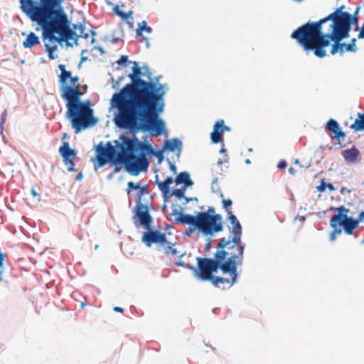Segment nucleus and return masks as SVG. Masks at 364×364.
I'll use <instances>...</instances> for the list:
<instances>
[{"instance_id": "nucleus-12", "label": "nucleus", "mask_w": 364, "mask_h": 364, "mask_svg": "<svg viewBox=\"0 0 364 364\" xmlns=\"http://www.w3.org/2000/svg\"><path fill=\"white\" fill-rule=\"evenodd\" d=\"M142 197L140 193H136L134 196L136 207L133 210L132 222L134 225L139 223V225L149 224L151 220V204H144L142 203Z\"/></svg>"}, {"instance_id": "nucleus-6", "label": "nucleus", "mask_w": 364, "mask_h": 364, "mask_svg": "<svg viewBox=\"0 0 364 364\" xmlns=\"http://www.w3.org/2000/svg\"><path fill=\"white\" fill-rule=\"evenodd\" d=\"M198 281L210 282L215 287L220 288V284H229L223 290L230 289L237 282L239 274L235 269V263L226 265L225 264H213L208 261H203L202 269L197 272Z\"/></svg>"}, {"instance_id": "nucleus-15", "label": "nucleus", "mask_w": 364, "mask_h": 364, "mask_svg": "<svg viewBox=\"0 0 364 364\" xmlns=\"http://www.w3.org/2000/svg\"><path fill=\"white\" fill-rule=\"evenodd\" d=\"M174 222L177 224L188 226L183 233L184 237H190L196 230H198V234H201L203 236H208L204 225L195 215H183L174 218Z\"/></svg>"}, {"instance_id": "nucleus-32", "label": "nucleus", "mask_w": 364, "mask_h": 364, "mask_svg": "<svg viewBox=\"0 0 364 364\" xmlns=\"http://www.w3.org/2000/svg\"><path fill=\"white\" fill-rule=\"evenodd\" d=\"M227 220L232 225V227L229 228L230 232H242V225L233 213H229Z\"/></svg>"}, {"instance_id": "nucleus-20", "label": "nucleus", "mask_w": 364, "mask_h": 364, "mask_svg": "<svg viewBox=\"0 0 364 364\" xmlns=\"http://www.w3.org/2000/svg\"><path fill=\"white\" fill-rule=\"evenodd\" d=\"M164 149L166 151L176 153L178 158L180 157L183 150V142L179 138L166 139L163 144Z\"/></svg>"}, {"instance_id": "nucleus-59", "label": "nucleus", "mask_w": 364, "mask_h": 364, "mask_svg": "<svg viewBox=\"0 0 364 364\" xmlns=\"http://www.w3.org/2000/svg\"><path fill=\"white\" fill-rule=\"evenodd\" d=\"M287 162L285 160H281L277 164L278 169H284L287 167Z\"/></svg>"}, {"instance_id": "nucleus-61", "label": "nucleus", "mask_w": 364, "mask_h": 364, "mask_svg": "<svg viewBox=\"0 0 364 364\" xmlns=\"http://www.w3.org/2000/svg\"><path fill=\"white\" fill-rule=\"evenodd\" d=\"M220 122L221 123V126H222L223 132H225V131L230 132L231 130V128L230 127L225 125L223 119H220Z\"/></svg>"}, {"instance_id": "nucleus-60", "label": "nucleus", "mask_w": 364, "mask_h": 364, "mask_svg": "<svg viewBox=\"0 0 364 364\" xmlns=\"http://www.w3.org/2000/svg\"><path fill=\"white\" fill-rule=\"evenodd\" d=\"M31 195L33 196V198H37V200L38 201H40L41 200V196L40 195L37 193V191H36V189L34 188H32L31 189Z\"/></svg>"}, {"instance_id": "nucleus-26", "label": "nucleus", "mask_w": 364, "mask_h": 364, "mask_svg": "<svg viewBox=\"0 0 364 364\" xmlns=\"http://www.w3.org/2000/svg\"><path fill=\"white\" fill-rule=\"evenodd\" d=\"M59 153L63 160L72 159L77 156V151L70 147L68 141H63L62 146L59 148Z\"/></svg>"}, {"instance_id": "nucleus-21", "label": "nucleus", "mask_w": 364, "mask_h": 364, "mask_svg": "<svg viewBox=\"0 0 364 364\" xmlns=\"http://www.w3.org/2000/svg\"><path fill=\"white\" fill-rule=\"evenodd\" d=\"M212 144L223 143L224 132L220 119L213 125V130L210 134Z\"/></svg>"}, {"instance_id": "nucleus-11", "label": "nucleus", "mask_w": 364, "mask_h": 364, "mask_svg": "<svg viewBox=\"0 0 364 364\" xmlns=\"http://www.w3.org/2000/svg\"><path fill=\"white\" fill-rule=\"evenodd\" d=\"M117 151H118L117 144L112 145L111 141H107L106 143L100 141L95 146V169L97 170L107 164H109L112 156Z\"/></svg>"}, {"instance_id": "nucleus-10", "label": "nucleus", "mask_w": 364, "mask_h": 364, "mask_svg": "<svg viewBox=\"0 0 364 364\" xmlns=\"http://www.w3.org/2000/svg\"><path fill=\"white\" fill-rule=\"evenodd\" d=\"M154 222V218L151 216V220L149 224L147 225H139V223H136L134 225L135 227L139 229L140 227H142L146 231L143 233L141 237V242L146 245V247H150L154 243L159 245H166L168 243V241L166 237V234L165 232H161L159 230L154 229L152 228V224Z\"/></svg>"}, {"instance_id": "nucleus-9", "label": "nucleus", "mask_w": 364, "mask_h": 364, "mask_svg": "<svg viewBox=\"0 0 364 364\" xmlns=\"http://www.w3.org/2000/svg\"><path fill=\"white\" fill-rule=\"evenodd\" d=\"M70 26L71 21L66 17L40 28V30L42 31L43 41L48 40L55 43H60L61 41L79 38V35L73 29H70Z\"/></svg>"}, {"instance_id": "nucleus-41", "label": "nucleus", "mask_w": 364, "mask_h": 364, "mask_svg": "<svg viewBox=\"0 0 364 364\" xmlns=\"http://www.w3.org/2000/svg\"><path fill=\"white\" fill-rule=\"evenodd\" d=\"M46 52L48 53V56L50 60H54L58 58V55L55 54V52L58 50V47L55 45L51 46L48 43H45Z\"/></svg>"}, {"instance_id": "nucleus-1", "label": "nucleus", "mask_w": 364, "mask_h": 364, "mask_svg": "<svg viewBox=\"0 0 364 364\" xmlns=\"http://www.w3.org/2000/svg\"><path fill=\"white\" fill-rule=\"evenodd\" d=\"M164 109L165 107L138 102L117 110L113 121L132 136L139 132L159 136L167 134L166 122L161 117Z\"/></svg>"}, {"instance_id": "nucleus-55", "label": "nucleus", "mask_w": 364, "mask_h": 364, "mask_svg": "<svg viewBox=\"0 0 364 364\" xmlns=\"http://www.w3.org/2000/svg\"><path fill=\"white\" fill-rule=\"evenodd\" d=\"M166 161L168 164L170 171L173 173V174H176L177 173L176 166L172 163L168 158L166 159Z\"/></svg>"}, {"instance_id": "nucleus-39", "label": "nucleus", "mask_w": 364, "mask_h": 364, "mask_svg": "<svg viewBox=\"0 0 364 364\" xmlns=\"http://www.w3.org/2000/svg\"><path fill=\"white\" fill-rule=\"evenodd\" d=\"M327 188L331 192H332V191L336 190V188L334 187V186L331 183L326 182L325 178H321V181H320V184L318 186H316V189L319 192L323 193V192H325L326 191Z\"/></svg>"}, {"instance_id": "nucleus-64", "label": "nucleus", "mask_w": 364, "mask_h": 364, "mask_svg": "<svg viewBox=\"0 0 364 364\" xmlns=\"http://www.w3.org/2000/svg\"><path fill=\"white\" fill-rule=\"evenodd\" d=\"M357 219L359 220V223H364V210L359 213L358 218Z\"/></svg>"}, {"instance_id": "nucleus-44", "label": "nucleus", "mask_w": 364, "mask_h": 364, "mask_svg": "<svg viewBox=\"0 0 364 364\" xmlns=\"http://www.w3.org/2000/svg\"><path fill=\"white\" fill-rule=\"evenodd\" d=\"M186 190L187 188L186 187L173 189V196H175L176 199L178 200L184 199L186 198Z\"/></svg>"}, {"instance_id": "nucleus-37", "label": "nucleus", "mask_w": 364, "mask_h": 364, "mask_svg": "<svg viewBox=\"0 0 364 364\" xmlns=\"http://www.w3.org/2000/svg\"><path fill=\"white\" fill-rule=\"evenodd\" d=\"M232 235L230 236V247L229 249H234L235 246L243 244L241 242L242 232H231Z\"/></svg>"}, {"instance_id": "nucleus-43", "label": "nucleus", "mask_w": 364, "mask_h": 364, "mask_svg": "<svg viewBox=\"0 0 364 364\" xmlns=\"http://www.w3.org/2000/svg\"><path fill=\"white\" fill-rule=\"evenodd\" d=\"M218 182V178L216 176L214 177L211 183V191L213 193L219 194V197L223 198V193H222Z\"/></svg>"}, {"instance_id": "nucleus-33", "label": "nucleus", "mask_w": 364, "mask_h": 364, "mask_svg": "<svg viewBox=\"0 0 364 364\" xmlns=\"http://www.w3.org/2000/svg\"><path fill=\"white\" fill-rule=\"evenodd\" d=\"M355 132L364 131V113H358L355 122L350 125Z\"/></svg>"}, {"instance_id": "nucleus-16", "label": "nucleus", "mask_w": 364, "mask_h": 364, "mask_svg": "<svg viewBox=\"0 0 364 364\" xmlns=\"http://www.w3.org/2000/svg\"><path fill=\"white\" fill-rule=\"evenodd\" d=\"M349 212V208L344 205H340L338 214L333 215L342 226L344 233L348 235H353V231L359 225V220L352 215H348Z\"/></svg>"}, {"instance_id": "nucleus-50", "label": "nucleus", "mask_w": 364, "mask_h": 364, "mask_svg": "<svg viewBox=\"0 0 364 364\" xmlns=\"http://www.w3.org/2000/svg\"><path fill=\"white\" fill-rule=\"evenodd\" d=\"M222 203H223V208L227 212L228 215H229V213H232L230 208L232 205V201L231 199H230V198L223 199Z\"/></svg>"}, {"instance_id": "nucleus-3", "label": "nucleus", "mask_w": 364, "mask_h": 364, "mask_svg": "<svg viewBox=\"0 0 364 364\" xmlns=\"http://www.w3.org/2000/svg\"><path fill=\"white\" fill-rule=\"evenodd\" d=\"M60 91L61 97L66 102L65 117L69 120L75 134L97 124L98 119L94 116L91 101L81 100L82 94L80 85L60 87Z\"/></svg>"}, {"instance_id": "nucleus-23", "label": "nucleus", "mask_w": 364, "mask_h": 364, "mask_svg": "<svg viewBox=\"0 0 364 364\" xmlns=\"http://www.w3.org/2000/svg\"><path fill=\"white\" fill-rule=\"evenodd\" d=\"M175 183L178 185H183L182 187L187 188H192L194 184L193 181L191 178V174L188 171H182L177 174L175 178Z\"/></svg>"}, {"instance_id": "nucleus-24", "label": "nucleus", "mask_w": 364, "mask_h": 364, "mask_svg": "<svg viewBox=\"0 0 364 364\" xmlns=\"http://www.w3.org/2000/svg\"><path fill=\"white\" fill-rule=\"evenodd\" d=\"M162 77L161 75L155 76L152 77H150V79L146 80V85L144 86L141 95L138 99V102H141L144 97H146L151 92V87L154 84L158 83L161 84L160 80Z\"/></svg>"}, {"instance_id": "nucleus-36", "label": "nucleus", "mask_w": 364, "mask_h": 364, "mask_svg": "<svg viewBox=\"0 0 364 364\" xmlns=\"http://www.w3.org/2000/svg\"><path fill=\"white\" fill-rule=\"evenodd\" d=\"M113 12L118 16H119L123 21L132 19V11H129L128 12L123 11L120 9L118 5H116L112 9Z\"/></svg>"}, {"instance_id": "nucleus-4", "label": "nucleus", "mask_w": 364, "mask_h": 364, "mask_svg": "<svg viewBox=\"0 0 364 364\" xmlns=\"http://www.w3.org/2000/svg\"><path fill=\"white\" fill-rule=\"evenodd\" d=\"M21 11L40 28L68 17L63 6L65 0H18Z\"/></svg>"}, {"instance_id": "nucleus-40", "label": "nucleus", "mask_w": 364, "mask_h": 364, "mask_svg": "<svg viewBox=\"0 0 364 364\" xmlns=\"http://www.w3.org/2000/svg\"><path fill=\"white\" fill-rule=\"evenodd\" d=\"M116 63L117 64V67L116 68L117 70H119L121 67H126L129 64L132 63V61H130L129 60V56L126 55H122L118 60L116 61ZM115 63H112V65L114 66Z\"/></svg>"}, {"instance_id": "nucleus-42", "label": "nucleus", "mask_w": 364, "mask_h": 364, "mask_svg": "<svg viewBox=\"0 0 364 364\" xmlns=\"http://www.w3.org/2000/svg\"><path fill=\"white\" fill-rule=\"evenodd\" d=\"M171 206L173 208V210L171 215L172 216H174L175 218H179L183 215H190L189 213H184V208L180 205H176L175 204H172Z\"/></svg>"}, {"instance_id": "nucleus-5", "label": "nucleus", "mask_w": 364, "mask_h": 364, "mask_svg": "<svg viewBox=\"0 0 364 364\" xmlns=\"http://www.w3.org/2000/svg\"><path fill=\"white\" fill-rule=\"evenodd\" d=\"M132 65V72L127 75L130 82L124 85L119 92H114L110 100L111 107L117 110L138 103L143 87L146 85V80L142 79L143 66H139L136 61H133Z\"/></svg>"}, {"instance_id": "nucleus-28", "label": "nucleus", "mask_w": 364, "mask_h": 364, "mask_svg": "<svg viewBox=\"0 0 364 364\" xmlns=\"http://www.w3.org/2000/svg\"><path fill=\"white\" fill-rule=\"evenodd\" d=\"M237 249V253L230 252L229 257H232L235 262V269L237 270V265L242 264L243 255L245 249V244H241L235 246Z\"/></svg>"}, {"instance_id": "nucleus-46", "label": "nucleus", "mask_w": 364, "mask_h": 364, "mask_svg": "<svg viewBox=\"0 0 364 364\" xmlns=\"http://www.w3.org/2000/svg\"><path fill=\"white\" fill-rule=\"evenodd\" d=\"M6 257V254L2 252L0 250V282L3 279V273L5 271L4 262Z\"/></svg>"}, {"instance_id": "nucleus-53", "label": "nucleus", "mask_w": 364, "mask_h": 364, "mask_svg": "<svg viewBox=\"0 0 364 364\" xmlns=\"http://www.w3.org/2000/svg\"><path fill=\"white\" fill-rule=\"evenodd\" d=\"M6 117H7V112H6V110H4L1 114V119H0V132L1 133H2L3 130H4V124L6 120Z\"/></svg>"}, {"instance_id": "nucleus-18", "label": "nucleus", "mask_w": 364, "mask_h": 364, "mask_svg": "<svg viewBox=\"0 0 364 364\" xmlns=\"http://www.w3.org/2000/svg\"><path fill=\"white\" fill-rule=\"evenodd\" d=\"M211 218L212 219L204 225L208 236H214L224 229L222 215L215 213Z\"/></svg>"}, {"instance_id": "nucleus-17", "label": "nucleus", "mask_w": 364, "mask_h": 364, "mask_svg": "<svg viewBox=\"0 0 364 364\" xmlns=\"http://www.w3.org/2000/svg\"><path fill=\"white\" fill-rule=\"evenodd\" d=\"M151 92L144 97L140 103L165 107V95L169 90L167 83L154 84L151 87Z\"/></svg>"}, {"instance_id": "nucleus-13", "label": "nucleus", "mask_w": 364, "mask_h": 364, "mask_svg": "<svg viewBox=\"0 0 364 364\" xmlns=\"http://www.w3.org/2000/svg\"><path fill=\"white\" fill-rule=\"evenodd\" d=\"M230 245V237L228 239H226L225 237L221 238L217 245V250L213 254V257H205V260L218 264H225H225L228 265L232 263H235L233 257H229V250H231L229 249Z\"/></svg>"}, {"instance_id": "nucleus-52", "label": "nucleus", "mask_w": 364, "mask_h": 364, "mask_svg": "<svg viewBox=\"0 0 364 364\" xmlns=\"http://www.w3.org/2000/svg\"><path fill=\"white\" fill-rule=\"evenodd\" d=\"M345 52L355 53L358 50L356 45H353L350 43H343Z\"/></svg>"}, {"instance_id": "nucleus-54", "label": "nucleus", "mask_w": 364, "mask_h": 364, "mask_svg": "<svg viewBox=\"0 0 364 364\" xmlns=\"http://www.w3.org/2000/svg\"><path fill=\"white\" fill-rule=\"evenodd\" d=\"M142 73L144 74V77H147V80L150 79V77L152 75L151 72L147 65H143Z\"/></svg>"}, {"instance_id": "nucleus-45", "label": "nucleus", "mask_w": 364, "mask_h": 364, "mask_svg": "<svg viewBox=\"0 0 364 364\" xmlns=\"http://www.w3.org/2000/svg\"><path fill=\"white\" fill-rule=\"evenodd\" d=\"M159 191L162 193V197L164 203H166L171 197L173 196V190H171V188H159Z\"/></svg>"}, {"instance_id": "nucleus-58", "label": "nucleus", "mask_w": 364, "mask_h": 364, "mask_svg": "<svg viewBox=\"0 0 364 364\" xmlns=\"http://www.w3.org/2000/svg\"><path fill=\"white\" fill-rule=\"evenodd\" d=\"M86 53H87V49H83L81 51L80 63H82L84 62H86V61L89 60L88 57L84 55V54Z\"/></svg>"}, {"instance_id": "nucleus-51", "label": "nucleus", "mask_w": 364, "mask_h": 364, "mask_svg": "<svg viewBox=\"0 0 364 364\" xmlns=\"http://www.w3.org/2000/svg\"><path fill=\"white\" fill-rule=\"evenodd\" d=\"M346 136V132L342 130V127H341L336 133L333 134V136L331 138L337 139V141H341Z\"/></svg>"}, {"instance_id": "nucleus-47", "label": "nucleus", "mask_w": 364, "mask_h": 364, "mask_svg": "<svg viewBox=\"0 0 364 364\" xmlns=\"http://www.w3.org/2000/svg\"><path fill=\"white\" fill-rule=\"evenodd\" d=\"M65 165L67 166V171L68 172H77V169L75 168V163L72 159H68L63 160Z\"/></svg>"}, {"instance_id": "nucleus-29", "label": "nucleus", "mask_w": 364, "mask_h": 364, "mask_svg": "<svg viewBox=\"0 0 364 364\" xmlns=\"http://www.w3.org/2000/svg\"><path fill=\"white\" fill-rule=\"evenodd\" d=\"M329 225L331 228H333V230L329 235V240L331 242H333L336 239L338 235H340L342 233V230L341 229V227L342 226L333 216L330 219Z\"/></svg>"}, {"instance_id": "nucleus-7", "label": "nucleus", "mask_w": 364, "mask_h": 364, "mask_svg": "<svg viewBox=\"0 0 364 364\" xmlns=\"http://www.w3.org/2000/svg\"><path fill=\"white\" fill-rule=\"evenodd\" d=\"M147 135L144 138V141H141L137 136L130 137L131 146L134 152L136 162L139 167H132L129 168V174L136 176L141 172L147 171L149 166L148 157H156L158 159V164H161L165 157L164 155V146L161 149H155L152 144L146 139Z\"/></svg>"}, {"instance_id": "nucleus-38", "label": "nucleus", "mask_w": 364, "mask_h": 364, "mask_svg": "<svg viewBox=\"0 0 364 364\" xmlns=\"http://www.w3.org/2000/svg\"><path fill=\"white\" fill-rule=\"evenodd\" d=\"M72 72L70 70H65L63 73H60L58 75V82L60 83V87H65L69 85V80L71 78Z\"/></svg>"}, {"instance_id": "nucleus-27", "label": "nucleus", "mask_w": 364, "mask_h": 364, "mask_svg": "<svg viewBox=\"0 0 364 364\" xmlns=\"http://www.w3.org/2000/svg\"><path fill=\"white\" fill-rule=\"evenodd\" d=\"M194 213L199 221L204 225L212 219L211 217L215 213V210L213 207H208L205 211H195Z\"/></svg>"}, {"instance_id": "nucleus-2", "label": "nucleus", "mask_w": 364, "mask_h": 364, "mask_svg": "<svg viewBox=\"0 0 364 364\" xmlns=\"http://www.w3.org/2000/svg\"><path fill=\"white\" fill-rule=\"evenodd\" d=\"M350 36L335 28H328L327 32L323 31V27L307 26L301 25L291 34V38L304 49L312 51L315 56L323 58L327 55L326 48L331 46V54L345 53L342 41Z\"/></svg>"}, {"instance_id": "nucleus-14", "label": "nucleus", "mask_w": 364, "mask_h": 364, "mask_svg": "<svg viewBox=\"0 0 364 364\" xmlns=\"http://www.w3.org/2000/svg\"><path fill=\"white\" fill-rule=\"evenodd\" d=\"M345 9L344 5H341V6L336 8L334 11L327 15L326 17L319 19L316 21H309L308 22L304 23L303 25L307 26H314V27H323L324 24L328 22H330L328 24V28H336L341 21L349 14V12L344 11Z\"/></svg>"}, {"instance_id": "nucleus-8", "label": "nucleus", "mask_w": 364, "mask_h": 364, "mask_svg": "<svg viewBox=\"0 0 364 364\" xmlns=\"http://www.w3.org/2000/svg\"><path fill=\"white\" fill-rule=\"evenodd\" d=\"M114 144H117L118 151L114 154L109 163V166L114 167L112 172L114 174L122 170V165L129 173V168L139 167L134 150L132 147H129V146H132L129 136L122 134L119 139L114 141Z\"/></svg>"}, {"instance_id": "nucleus-63", "label": "nucleus", "mask_w": 364, "mask_h": 364, "mask_svg": "<svg viewBox=\"0 0 364 364\" xmlns=\"http://www.w3.org/2000/svg\"><path fill=\"white\" fill-rule=\"evenodd\" d=\"M359 30H360V32L358 35V38L359 39L364 38V22H363V24L361 28L360 29L359 28Z\"/></svg>"}, {"instance_id": "nucleus-49", "label": "nucleus", "mask_w": 364, "mask_h": 364, "mask_svg": "<svg viewBox=\"0 0 364 364\" xmlns=\"http://www.w3.org/2000/svg\"><path fill=\"white\" fill-rule=\"evenodd\" d=\"M175 183V178L173 176H167L163 183H160L159 188H171V185Z\"/></svg>"}, {"instance_id": "nucleus-22", "label": "nucleus", "mask_w": 364, "mask_h": 364, "mask_svg": "<svg viewBox=\"0 0 364 364\" xmlns=\"http://www.w3.org/2000/svg\"><path fill=\"white\" fill-rule=\"evenodd\" d=\"M205 257H198L196 258L197 261V266L194 267L188 263H186L181 260L176 261V265L178 267H181L188 269H190L193 272V277L198 280V274H197V272L200 271V269H202V265L203 263V261L205 260Z\"/></svg>"}, {"instance_id": "nucleus-56", "label": "nucleus", "mask_w": 364, "mask_h": 364, "mask_svg": "<svg viewBox=\"0 0 364 364\" xmlns=\"http://www.w3.org/2000/svg\"><path fill=\"white\" fill-rule=\"evenodd\" d=\"M166 246L164 247V252L165 255H167L171 253V250H172V248H173L172 246H173L175 244L168 242V243H166Z\"/></svg>"}, {"instance_id": "nucleus-19", "label": "nucleus", "mask_w": 364, "mask_h": 364, "mask_svg": "<svg viewBox=\"0 0 364 364\" xmlns=\"http://www.w3.org/2000/svg\"><path fill=\"white\" fill-rule=\"evenodd\" d=\"M358 22V17H354L349 13L335 28L350 36V32L353 26H356V31L359 30Z\"/></svg>"}, {"instance_id": "nucleus-25", "label": "nucleus", "mask_w": 364, "mask_h": 364, "mask_svg": "<svg viewBox=\"0 0 364 364\" xmlns=\"http://www.w3.org/2000/svg\"><path fill=\"white\" fill-rule=\"evenodd\" d=\"M360 151L355 146H353L350 149L343 150L341 155L344 158L347 163H355L357 161L358 156H360Z\"/></svg>"}, {"instance_id": "nucleus-30", "label": "nucleus", "mask_w": 364, "mask_h": 364, "mask_svg": "<svg viewBox=\"0 0 364 364\" xmlns=\"http://www.w3.org/2000/svg\"><path fill=\"white\" fill-rule=\"evenodd\" d=\"M41 43L40 38L34 33L31 31L26 39L23 41V47L24 48H31Z\"/></svg>"}, {"instance_id": "nucleus-57", "label": "nucleus", "mask_w": 364, "mask_h": 364, "mask_svg": "<svg viewBox=\"0 0 364 364\" xmlns=\"http://www.w3.org/2000/svg\"><path fill=\"white\" fill-rule=\"evenodd\" d=\"M80 78L77 75L72 76L71 78L69 80V85H71L72 86H76V83L78 82Z\"/></svg>"}, {"instance_id": "nucleus-34", "label": "nucleus", "mask_w": 364, "mask_h": 364, "mask_svg": "<svg viewBox=\"0 0 364 364\" xmlns=\"http://www.w3.org/2000/svg\"><path fill=\"white\" fill-rule=\"evenodd\" d=\"M152 28L147 25V21L144 20L141 22L137 23V28L136 29V35L137 36H142L143 32L151 33L152 32Z\"/></svg>"}, {"instance_id": "nucleus-31", "label": "nucleus", "mask_w": 364, "mask_h": 364, "mask_svg": "<svg viewBox=\"0 0 364 364\" xmlns=\"http://www.w3.org/2000/svg\"><path fill=\"white\" fill-rule=\"evenodd\" d=\"M139 190V193L141 194V196H144L148 193V185H144L141 186L139 183H135L133 181H129L127 183V188L126 189V191L127 194H130V193L133 191Z\"/></svg>"}, {"instance_id": "nucleus-35", "label": "nucleus", "mask_w": 364, "mask_h": 364, "mask_svg": "<svg viewBox=\"0 0 364 364\" xmlns=\"http://www.w3.org/2000/svg\"><path fill=\"white\" fill-rule=\"evenodd\" d=\"M340 124L334 119H329L326 123L325 129L332 134L336 133L340 128Z\"/></svg>"}, {"instance_id": "nucleus-48", "label": "nucleus", "mask_w": 364, "mask_h": 364, "mask_svg": "<svg viewBox=\"0 0 364 364\" xmlns=\"http://www.w3.org/2000/svg\"><path fill=\"white\" fill-rule=\"evenodd\" d=\"M85 17H82V22H80L79 23H71L70 29H73V31H76V30H80V31H84L85 30Z\"/></svg>"}, {"instance_id": "nucleus-62", "label": "nucleus", "mask_w": 364, "mask_h": 364, "mask_svg": "<svg viewBox=\"0 0 364 364\" xmlns=\"http://www.w3.org/2000/svg\"><path fill=\"white\" fill-rule=\"evenodd\" d=\"M184 203H183V205H187L188 203H190L191 201H198V198L196 197H192V198H188V197H186L184 198Z\"/></svg>"}]
</instances>
